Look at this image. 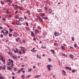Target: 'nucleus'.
<instances>
[{
  "mask_svg": "<svg viewBox=\"0 0 79 79\" xmlns=\"http://www.w3.org/2000/svg\"><path fill=\"white\" fill-rule=\"evenodd\" d=\"M47 68L48 69V70L50 71L51 70V69H50V67H52V65L50 64H48L47 66Z\"/></svg>",
  "mask_w": 79,
  "mask_h": 79,
  "instance_id": "1",
  "label": "nucleus"
},
{
  "mask_svg": "<svg viewBox=\"0 0 79 79\" xmlns=\"http://www.w3.org/2000/svg\"><path fill=\"white\" fill-rule=\"evenodd\" d=\"M31 36H32V37H34L35 36V33H34L33 31H31Z\"/></svg>",
  "mask_w": 79,
  "mask_h": 79,
  "instance_id": "2",
  "label": "nucleus"
},
{
  "mask_svg": "<svg viewBox=\"0 0 79 79\" xmlns=\"http://www.w3.org/2000/svg\"><path fill=\"white\" fill-rule=\"evenodd\" d=\"M54 34L55 36H58L59 35V33L58 32H54Z\"/></svg>",
  "mask_w": 79,
  "mask_h": 79,
  "instance_id": "3",
  "label": "nucleus"
},
{
  "mask_svg": "<svg viewBox=\"0 0 79 79\" xmlns=\"http://www.w3.org/2000/svg\"><path fill=\"white\" fill-rule=\"evenodd\" d=\"M65 69H68V70H69V71H71V67H69L68 66H66L65 67Z\"/></svg>",
  "mask_w": 79,
  "mask_h": 79,
  "instance_id": "4",
  "label": "nucleus"
},
{
  "mask_svg": "<svg viewBox=\"0 0 79 79\" xmlns=\"http://www.w3.org/2000/svg\"><path fill=\"white\" fill-rule=\"evenodd\" d=\"M19 19L21 21H23L24 20V18L21 17H19Z\"/></svg>",
  "mask_w": 79,
  "mask_h": 79,
  "instance_id": "5",
  "label": "nucleus"
},
{
  "mask_svg": "<svg viewBox=\"0 0 79 79\" xmlns=\"http://www.w3.org/2000/svg\"><path fill=\"white\" fill-rule=\"evenodd\" d=\"M40 16H41V17H44V16H45V14L44 13H41L40 15Z\"/></svg>",
  "mask_w": 79,
  "mask_h": 79,
  "instance_id": "6",
  "label": "nucleus"
},
{
  "mask_svg": "<svg viewBox=\"0 0 79 79\" xmlns=\"http://www.w3.org/2000/svg\"><path fill=\"white\" fill-rule=\"evenodd\" d=\"M8 53L9 55H10V56H12V55H13V53H12V52L10 51L8 52Z\"/></svg>",
  "mask_w": 79,
  "mask_h": 79,
  "instance_id": "7",
  "label": "nucleus"
},
{
  "mask_svg": "<svg viewBox=\"0 0 79 79\" xmlns=\"http://www.w3.org/2000/svg\"><path fill=\"white\" fill-rule=\"evenodd\" d=\"M17 34H18V33L16 32H14V36L15 37H16V35H17Z\"/></svg>",
  "mask_w": 79,
  "mask_h": 79,
  "instance_id": "8",
  "label": "nucleus"
},
{
  "mask_svg": "<svg viewBox=\"0 0 79 79\" xmlns=\"http://www.w3.org/2000/svg\"><path fill=\"white\" fill-rule=\"evenodd\" d=\"M38 18L40 19V21H41V22H42V21H43V20H42V19H41V18H40V16H38Z\"/></svg>",
  "mask_w": 79,
  "mask_h": 79,
  "instance_id": "9",
  "label": "nucleus"
},
{
  "mask_svg": "<svg viewBox=\"0 0 79 79\" xmlns=\"http://www.w3.org/2000/svg\"><path fill=\"white\" fill-rule=\"evenodd\" d=\"M21 51H22L23 53H25V50H24V49H21Z\"/></svg>",
  "mask_w": 79,
  "mask_h": 79,
  "instance_id": "10",
  "label": "nucleus"
},
{
  "mask_svg": "<svg viewBox=\"0 0 79 79\" xmlns=\"http://www.w3.org/2000/svg\"><path fill=\"white\" fill-rule=\"evenodd\" d=\"M54 46H56V47L58 46V43H56L55 42L54 43Z\"/></svg>",
  "mask_w": 79,
  "mask_h": 79,
  "instance_id": "11",
  "label": "nucleus"
},
{
  "mask_svg": "<svg viewBox=\"0 0 79 79\" xmlns=\"http://www.w3.org/2000/svg\"><path fill=\"white\" fill-rule=\"evenodd\" d=\"M6 13L7 14H8V15L9 14V9H7L6 10Z\"/></svg>",
  "mask_w": 79,
  "mask_h": 79,
  "instance_id": "12",
  "label": "nucleus"
},
{
  "mask_svg": "<svg viewBox=\"0 0 79 79\" xmlns=\"http://www.w3.org/2000/svg\"><path fill=\"white\" fill-rule=\"evenodd\" d=\"M12 58L14 59H16V58H17L16 57L14 56H12Z\"/></svg>",
  "mask_w": 79,
  "mask_h": 79,
  "instance_id": "13",
  "label": "nucleus"
},
{
  "mask_svg": "<svg viewBox=\"0 0 79 79\" xmlns=\"http://www.w3.org/2000/svg\"><path fill=\"white\" fill-rule=\"evenodd\" d=\"M61 48L63 50H65V47H63V46H61Z\"/></svg>",
  "mask_w": 79,
  "mask_h": 79,
  "instance_id": "14",
  "label": "nucleus"
},
{
  "mask_svg": "<svg viewBox=\"0 0 79 79\" xmlns=\"http://www.w3.org/2000/svg\"><path fill=\"white\" fill-rule=\"evenodd\" d=\"M62 72L63 73L64 75V76H65V75H66V74H65L66 72H65V71H64V70H62Z\"/></svg>",
  "mask_w": 79,
  "mask_h": 79,
  "instance_id": "15",
  "label": "nucleus"
},
{
  "mask_svg": "<svg viewBox=\"0 0 79 79\" xmlns=\"http://www.w3.org/2000/svg\"><path fill=\"white\" fill-rule=\"evenodd\" d=\"M6 2H10V3H12V2L11 1V0H6Z\"/></svg>",
  "mask_w": 79,
  "mask_h": 79,
  "instance_id": "16",
  "label": "nucleus"
},
{
  "mask_svg": "<svg viewBox=\"0 0 79 79\" xmlns=\"http://www.w3.org/2000/svg\"><path fill=\"white\" fill-rule=\"evenodd\" d=\"M48 11L50 13H52V9H49L48 10Z\"/></svg>",
  "mask_w": 79,
  "mask_h": 79,
  "instance_id": "17",
  "label": "nucleus"
},
{
  "mask_svg": "<svg viewBox=\"0 0 79 79\" xmlns=\"http://www.w3.org/2000/svg\"><path fill=\"white\" fill-rule=\"evenodd\" d=\"M20 40V38H17L16 40V41L18 42V41Z\"/></svg>",
  "mask_w": 79,
  "mask_h": 79,
  "instance_id": "18",
  "label": "nucleus"
},
{
  "mask_svg": "<svg viewBox=\"0 0 79 79\" xmlns=\"http://www.w3.org/2000/svg\"><path fill=\"white\" fill-rule=\"evenodd\" d=\"M42 18L43 19H48V18H47V17H42Z\"/></svg>",
  "mask_w": 79,
  "mask_h": 79,
  "instance_id": "19",
  "label": "nucleus"
},
{
  "mask_svg": "<svg viewBox=\"0 0 79 79\" xmlns=\"http://www.w3.org/2000/svg\"><path fill=\"white\" fill-rule=\"evenodd\" d=\"M70 57L71 58H74V56L72 55H70Z\"/></svg>",
  "mask_w": 79,
  "mask_h": 79,
  "instance_id": "20",
  "label": "nucleus"
},
{
  "mask_svg": "<svg viewBox=\"0 0 79 79\" xmlns=\"http://www.w3.org/2000/svg\"><path fill=\"white\" fill-rule=\"evenodd\" d=\"M51 52H52V53H55V51L53 49H51Z\"/></svg>",
  "mask_w": 79,
  "mask_h": 79,
  "instance_id": "21",
  "label": "nucleus"
},
{
  "mask_svg": "<svg viewBox=\"0 0 79 79\" xmlns=\"http://www.w3.org/2000/svg\"><path fill=\"white\" fill-rule=\"evenodd\" d=\"M16 23L17 25H19V21L18 20H17Z\"/></svg>",
  "mask_w": 79,
  "mask_h": 79,
  "instance_id": "22",
  "label": "nucleus"
},
{
  "mask_svg": "<svg viewBox=\"0 0 79 79\" xmlns=\"http://www.w3.org/2000/svg\"><path fill=\"white\" fill-rule=\"evenodd\" d=\"M6 68V66H5V65H3V67H2V69H5Z\"/></svg>",
  "mask_w": 79,
  "mask_h": 79,
  "instance_id": "23",
  "label": "nucleus"
},
{
  "mask_svg": "<svg viewBox=\"0 0 79 79\" xmlns=\"http://www.w3.org/2000/svg\"><path fill=\"white\" fill-rule=\"evenodd\" d=\"M36 56L38 58H39V59H40L41 58V57L40 56H39V55L38 54L36 55Z\"/></svg>",
  "mask_w": 79,
  "mask_h": 79,
  "instance_id": "24",
  "label": "nucleus"
},
{
  "mask_svg": "<svg viewBox=\"0 0 79 79\" xmlns=\"http://www.w3.org/2000/svg\"><path fill=\"white\" fill-rule=\"evenodd\" d=\"M32 70V68H31L30 69H28V72H31V71Z\"/></svg>",
  "mask_w": 79,
  "mask_h": 79,
  "instance_id": "25",
  "label": "nucleus"
},
{
  "mask_svg": "<svg viewBox=\"0 0 79 79\" xmlns=\"http://www.w3.org/2000/svg\"><path fill=\"white\" fill-rule=\"evenodd\" d=\"M7 65H8L9 66H10V65H11V62H8L7 63Z\"/></svg>",
  "mask_w": 79,
  "mask_h": 79,
  "instance_id": "26",
  "label": "nucleus"
},
{
  "mask_svg": "<svg viewBox=\"0 0 79 79\" xmlns=\"http://www.w3.org/2000/svg\"><path fill=\"white\" fill-rule=\"evenodd\" d=\"M2 60V61L3 62V64H5V60Z\"/></svg>",
  "mask_w": 79,
  "mask_h": 79,
  "instance_id": "27",
  "label": "nucleus"
},
{
  "mask_svg": "<svg viewBox=\"0 0 79 79\" xmlns=\"http://www.w3.org/2000/svg\"><path fill=\"white\" fill-rule=\"evenodd\" d=\"M43 36L44 37H46V35L45 33H43Z\"/></svg>",
  "mask_w": 79,
  "mask_h": 79,
  "instance_id": "28",
  "label": "nucleus"
},
{
  "mask_svg": "<svg viewBox=\"0 0 79 79\" xmlns=\"http://www.w3.org/2000/svg\"><path fill=\"white\" fill-rule=\"evenodd\" d=\"M19 8L20 10H22L23 9V7H19Z\"/></svg>",
  "mask_w": 79,
  "mask_h": 79,
  "instance_id": "29",
  "label": "nucleus"
},
{
  "mask_svg": "<svg viewBox=\"0 0 79 79\" xmlns=\"http://www.w3.org/2000/svg\"><path fill=\"white\" fill-rule=\"evenodd\" d=\"M9 30H10V32H13V30L12 29H10Z\"/></svg>",
  "mask_w": 79,
  "mask_h": 79,
  "instance_id": "30",
  "label": "nucleus"
},
{
  "mask_svg": "<svg viewBox=\"0 0 79 79\" xmlns=\"http://www.w3.org/2000/svg\"><path fill=\"white\" fill-rule=\"evenodd\" d=\"M35 31L36 32L38 33V32H39V30H37V29H36L35 30Z\"/></svg>",
  "mask_w": 79,
  "mask_h": 79,
  "instance_id": "31",
  "label": "nucleus"
},
{
  "mask_svg": "<svg viewBox=\"0 0 79 79\" xmlns=\"http://www.w3.org/2000/svg\"><path fill=\"white\" fill-rule=\"evenodd\" d=\"M7 69H8V70H11V69L10 67H7Z\"/></svg>",
  "mask_w": 79,
  "mask_h": 79,
  "instance_id": "32",
  "label": "nucleus"
},
{
  "mask_svg": "<svg viewBox=\"0 0 79 79\" xmlns=\"http://www.w3.org/2000/svg\"><path fill=\"white\" fill-rule=\"evenodd\" d=\"M14 69L15 71H17V68L15 67L14 68Z\"/></svg>",
  "mask_w": 79,
  "mask_h": 79,
  "instance_id": "33",
  "label": "nucleus"
},
{
  "mask_svg": "<svg viewBox=\"0 0 79 79\" xmlns=\"http://www.w3.org/2000/svg\"><path fill=\"white\" fill-rule=\"evenodd\" d=\"M40 76H41L40 75V76L39 75H38V76H35V78H38V77H40Z\"/></svg>",
  "mask_w": 79,
  "mask_h": 79,
  "instance_id": "34",
  "label": "nucleus"
},
{
  "mask_svg": "<svg viewBox=\"0 0 79 79\" xmlns=\"http://www.w3.org/2000/svg\"><path fill=\"white\" fill-rule=\"evenodd\" d=\"M0 79H5V78L3 77H2L0 76Z\"/></svg>",
  "mask_w": 79,
  "mask_h": 79,
  "instance_id": "35",
  "label": "nucleus"
},
{
  "mask_svg": "<svg viewBox=\"0 0 79 79\" xmlns=\"http://www.w3.org/2000/svg\"><path fill=\"white\" fill-rule=\"evenodd\" d=\"M0 57L1 60H3V56H2L0 55Z\"/></svg>",
  "mask_w": 79,
  "mask_h": 79,
  "instance_id": "36",
  "label": "nucleus"
},
{
  "mask_svg": "<svg viewBox=\"0 0 79 79\" xmlns=\"http://www.w3.org/2000/svg\"><path fill=\"white\" fill-rule=\"evenodd\" d=\"M15 50H17V53H19V52H18V50L16 48H15Z\"/></svg>",
  "mask_w": 79,
  "mask_h": 79,
  "instance_id": "37",
  "label": "nucleus"
},
{
  "mask_svg": "<svg viewBox=\"0 0 79 79\" xmlns=\"http://www.w3.org/2000/svg\"><path fill=\"white\" fill-rule=\"evenodd\" d=\"M72 41H74V38L73 37H72Z\"/></svg>",
  "mask_w": 79,
  "mask_h": 79,
  "instance_id": "38",
  "label": "nucleus"
},
{
  "mask_svg": "<svg viewBox=\"0 0 79 79\" xmlns=\"http://www.w3.org/2000/svg\"><path fill=\"white\" fill-rule=\"evenodd\" d=\"M20 48H21V49H24V47H20Z\"/></svg>",
  "mask_w": 79,
  "mask_h": 79,
  "instance_id": "39",
  "label": "nucleus"
},
{
  "mask_svg": "<svg viewBox=\"0 0 79 79\" xmlns=\"http://www.w3.org/2000/svg\"><path fill=\"white\" fill-rule=\"evenodd\" d=\"M19 54L20 55H22V52H21V51H19Z\"/></svg>",
  "mask_w": 79,
  "mask_h": 79,
  "instance_id": "40",
  "label": "nucleus"
},
{
  "mask_svg": "<svg viewBox=\"0 0 79 79\" xmlns=\"http://www.w3.org/2000/svg\"><path fill=\"white\" fill-rule=\"evenodd\" d=\"M25 77V76H24V75H22V79H24Z\"/></svg>",
  "mask_w": 79,
  "mask_h": 79,
  "instance_id": "41",
  "label": "nucleus"
},
{
  "mask_svg": "<svg viewBox=\"0 0 79 79\" xmlns=\"http://www.w3.org/2000/svg\"><path fill=\"white\" fill-rule=\"evenodd\" d=\"M33 40L34 41H35V40H36V38L35 37H34Z\"/></svg>",
  "mask_w": 79,
  "mask_h": 79,
  "instance_id": "42",
  "label": "nucleus"
},
{
  "mask_svg": "<svg viewBox=\"0 0 79 79\" xmlns=\"http://www.w3.org/2000/svg\"><path fill=\"white\" fill-rule=\"evenodd\" d=\"M9 37H12V34H9Z\"/></svg>",
  "mask_w": 79,
  "mask_h": 79,
  "instance_id": "43",
  "label": "nucleus"
},
{
  "mask_svg": "<svg viewBox=\"0 0 79 79\" xmlns=\"http://www.w3.org/2000/svg\"><path fill=\"white\" fill-rule=\"evenodd\" d=\"M21 70H20L18 71V73H21Z\"/></svg>",
  "mask_w": 79,
  "mask_h": 79,
  "instance_id": "44",
  "label": "nucleus"
},
{
  "mask_svg": "<svg viewBox=\"0 0 79 79\" xmlns=\"http://www.w3.org/2000/svg\"><path fill=\"white\" fill-rule=\"evenodd\" d=\"M13 66H14V64H13V63H12L11 66V67H13Z\"/></svg>",
  "mask_w": 79,
  "mask_h": 79,
  "instance_id": "45",
  "label": "nucleus"
},
{
  "mask_svg": "<svg viewBox=\"0 0 79 79\" xmlns=\"http://www.w3.org/2000/svg\"><path fill=\"white\" fill-rule=\"evenodd\" d=\"M1 3L2 5H4V3H3V2H2V1H1Z\"/></svg>",
  "mask_w": 79,
  "mask_h": 79,
  "instance_id": "46",
  "label": "nucleus"
},
{
  "mask_svg": "<svg viewBox=\"0 0 79 79\" xmlns=\"http://www.w3.org/2000/svg\"><path fill=\"white\" fill-rule=\"evenodd\" d=\"M2 20L4 21H6V19H5V18H3L2 19Z\"/></svg>",
  "mask_w": 79,
  "mask_h": 79,
  "instance_id": "47",
  "label": "nucleus"
},
{
  "mask_svg": "<svg viewBox=\"0 0 79 79\" xmlns=\"http://www.w3.org/2000/svg\"><path fill=\"white\" fill-rule=\"evenodd\" d=\"M72 73H75V70H74V69L73 70H72Z\"/></svg>",
  "mask_w": 79,
  "mask_h": 79,
  "instance_id": "48",
  "label": "nucleus"
},
{
  "mask_svg": "<svg viewBox=\"0 0 79 79\" xmlns=\"http://www.w3.org/2000/svg\"><path fill=\"white\" fill-rule=\"evenodd\" d=\"M31 52H35V51L34 50H31Z\"/></svg>",
  "mask_w": 79,
  "mask_h": 79,
  "instance_id": "49",
  "label": "nucleus"
},
{
  "mask_svg": "<svg viewBox=\"0 0 79 79\" xmlns=\"http://www.w3.org/2000/svg\"><path fill=\"white\" fill-rule=\"evenodd\" d=\"M41 48H44V49L46 48L45 47H41Z\"/></svg>",
  "mask_w": 79,
  "mask_h": 79,
  "instance_id": "50",
  "label": "nucleus"
},
{
  "mask_svg": "<svg viewBox=\"0 0 79 79\" xmlns=\"http://www.w3.org/2000/svg\"><path fill=\"white\" fill-rule=\"evenodd\" d=\"M3 35H4L5 36V35H6V33H5V32H4V33H3Z\"/></svg>",
  "mask_w": 79,
  "mask_h": 79,
  "instance_id": "51",
  "label": "nucleus"
},
{
  "mask_svg": "<svg viewBox=\"0 0 79 79\" xmlns=\"http://www.w3.org/2000/svg\"><path fill=\"white\" fill-rule=\"evenodd\" d=\"M52 77L54 78H55V77H56V75H53V77Z\"/></svg>",
  "mask_w": 79,
  "mask_h": 79,
  "instance_id": "52",
  "label": "nucleus"
},
{
  "mask_svg": "<svg viewBox=\"0 0 79 79\" xmlns=\"http://www.w3.org/2000/svg\"><path fill=\"white\" fill-rule=\"evenodd\" d=\"M26 25L27 26H28V23L27 22H26Z\"/></svg>",
  "mask_w": 79,
  "mask_h": 79,
  "instance_id": "53",
  "label": "nucleus"
},
{
  "mask_svg": "<svg viewBox=\"0 0 79 79\" xmlns=\"http://www.w3.org/2000/svg\"><path fill=\"white\" fill-rule=\"evenodd\" d=\"M26 29H27V30H28V31H29V28L27 27H26Z\"/></svg>",
  "mask_w": 79,
  "mask_h": 79,
  "instance_id": "54",
  "label": "nucleus"
},
{
  "mask_svg": "<svg viewBox=\"0 0 79 79\" xmlns=\"http://www.w3.org/2000/svg\"><path fill=\"white\" fill-rule=\"evenodd\" d=\"M15 7H16V8H18V6L17 5H15Z\"/></svg>",
  "mask_w": 79,
  "mask_h": 79,
  "instance_id": "55",
  "label": "nucleus"
},
{
  "mask_svg": "<svg viewBox=\"0 0 79 79\" xmlns=\"http://www.w3.org/2000/svg\"><path fill=\"white\" fill-rule=\"evenodd\" d=\"M45 10L47 11L48 10V8H47V7H45Z\"/></svg>",
  "mask_w": 79,
  "mask_h": 79,
  "instance_id": "56",
  "label": "nucleus"
},
{
  "mask_svg": "<svg viewBox=\"0 0 79 79\" xmlns=\"http://www.w3.org/2000/svg\"><path fill=\"white\" fill-rule=\"evenodd\" d=\"M74 46L75 47H77V44H75L74 45Z\"/></svg>",
  "mask_w": 79,
  "mask_h": 79,
  "instance_id": "57",
  "label": "nucleus"
},
{
  "mask_svg": "<svg viewBox=\"0 0 79 79\" xmlns=\"http://www.w3.org/2000/svg\"><path fill=\"white\" fill-rule=\"evenodd\" d=\"M15 10H18V8H17V7H15Z\"/></svg>",
  "mask_w": 79,
  "mask_h": 79,
  "instance_id": "58",
  "label": "nucleus"
},
{
  "mask_svg": "<svg viewBox=\"0 0 79 79\" xmlns=\"http://www.w3.org/2000/svg\"><path fill=\"white\" fill-rule=\"evenodd\" d=\"M14 53H17V51L16 50V51H14Z\"/></svg>",
  "mask_w": 79,
  "mask_h": 79,
  "instance_id": "59",
  "label": "nucleus"
},
{
  "mask_svg": "<svg viewBox=\"0 0 79 79\" xmlns=\"http://www.w3.org/2000/svg\"><path fill=\"white\" fill-rule=\"evenodd\" d=\"M38 12H40V9L38 10Z\"/></svg>",
  "mask_w": 79,
  "mask_h": 79,
  "instance_id": "60",
  "label": "nucleus"
},
{
  "mask_svg": "<svg viewBox=\"0 0 79 79\" xmlns=\"http://www.w3.org/2000/svg\"><path fill=\"white\" fill-rule=\"evenodd\" d=\"M18 11H15V14H17L18 13Z\"/></svg>",
  "mask_w": 79,
  "mask_h": 79,
  "instance_id": "61",
  "label": "nucleus"
},
{
  "mask_svg": "<svg viewBox=\"0 0 79 79\" xmlns=\"http://www.w3.org/2000/svg\"><path fill=\"white\" fill-rule=\"evenodd\" d=\"M12 24H15V22H12Z\"/></svg>",
  "mask_w": 79,
  "mask_h": 79,
  "instance_id": "62",
  "label": "nucleus"
},
{
  "mask_svg": "<svg viewBox=\"0 0 79 79\" xmlns=\"http://www.w3.org/2000/svg\"><path fill=\"white\" fill-rule=\"evenodd\" d=\"M19 43L20 44H22V42H21V41H20Z\"/></svg>",
  "mask_w": 79,
  "mask_h": 79,
  "instance_id": "63",
  "label": "nucleus"
},
{
  "mask_svg": "<svg viewBox=\"0 0 79 79\" xmlns=\"http://www.w3.org/2000/svg\"><path fill=\"white\" fill-rule=\"evenodd\" d=\"M1 37H3V35L1 34Z\"/></svg>",
  "mask_w": 79,
  "mask_h": 79,
  "instance_id": "64",
  "label": "nucleus"
}]
</instances>
